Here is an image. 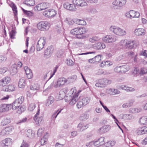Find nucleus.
Listing matches in <instances>:
<instances>
[{"mask_svg":"<svg viewBox=\"0 0 147 147\" xmlns=\"http://www.w3.org/2000/svg\"><path fill=\"white\" fill-rule=\"evenodd\" d=\"M119 44L120 46L129 49L136 47L138 44L137 42L126 39L121 40Z\"/></svg>","mask_w":147,"mask_h":147,"instance_id":"nucleus-1","label":"nucleus"},{"mask_svg":"<svg viewBox=\"0 0 147 147\" xmlns=\"http://www.w3.org/2000/svg\"><path fill=\"white\" fill-rule=\"evenodd\" d=\"M86 32L85 28H77L71 30L70 33L73 35H76L77 38L82 39L85 37L84 34Z\"/></svg>","mask_w":147,"mask_h":147,"instance_id":"nucleus-2","label":"nucleus"},{"mask_svg":"<svg viewBox=\"0 0 147 147\" xmlns=\"http://www.w3.org/2000/svg\"><path fill=\"white\" fill-rule=\"evenodd\" d=\"M109 30L111 32L118 36H124L126 34V32L124 30L115 26H111Z\"/></svg>","mask_w":147,"mask_h":147,"instance_id":"nucleus-3","label":"nucleus"},{"mask_svg":"<svg viewBox=\"0 0 147 147\" xmlns=\"http://www.w3.org/2000/svg\"><path fill=\"white\" fill-rule=\"evenodd\" d=\"M24 100V98L22 96L16 99L12 104L9 105L10 109L11 108L12 109L16 110L19 107Z\"/></svg>","mask_w":147,"mask_h":147,"instance_id":"nucleus-4","label":"nucleus"},{"mask_svg":"<svg viewBox=\"0 0 147 147\" xmlns=\"http://www.w3.org/2000/svg\"><path fill=\"white\" fill-rule=\"evenodd\" d=\"M112 82L111 80L107 79H100L98 80V82L96 84L95 86L98 87H105L107 85L111 84Z\"/></svg>","mask_w":147,"mask_h":147,"instance_id":"nucleus-5","label":"nucleus"},{"mask_svg":"<svg viewBox=\"0 0 147 147\" xmlns=\"http://www.w3.org/2000/svg\"><path fill=\"white\" fill-rule=\"evenodd\" d=\"M50 26V24L47 21H41L37 24V28L42 31H45L48 30Z\"/></svg>","mask_w":147,"mask_h":147,"instance_id":"nucleus-6","label":"nucleus"},{"mask_svg":"<svg viewBox=\"0 0 147 147\" xmlns=\"http://www.w3.org/2000/svg\"><path fill=\"white\" fill-rule=\"evenodd\" d=\"M117 40V37L114 35H107L102 38V41L107 43L115 42Z\"/></svg>","mask_w":147,"mask_h":147,"instance_id":"nucleus-7","label":"nucleus"},{"mask_svg":"<svg viewBox=\"0 0 147 147\" xmlns=\"http://www.w3.org/2000/svg\"><path fill=\"white\" fill-rule=\"evenodd\" d=\"M46 43V39L43 37L40 38L38 40L36 46V49L38 51L43 49Z\"/></svg>","mask_w":147,"mask_h":147,"instance_id":"nucleus-8","label":"nucleus"},{"mask_svg":"<svg viewBox=\"0 0 147 147\" xmlns=\"http://www.w3.org/2000/svg\"><path fill=\"white\" fill-rule=\"evenodd\" d=\"M67 81V80L65 78L63 77L60 78L56 82H55L54 87L55 88L61 87L64 85Z\"/></svg>","mask_w":147,"mask_h":147,"instance_id":"nucleus-9","label":"nucleus"},{"mask_svg":"<svg viewBox=\"0 0 147 147\" xmlns=\"http://www.w3.org/2000/svg\"><path fill=\"white\" fill-rule=\"evenodd\" d=\"M125 16L127 18L131 19L134 18L139 17L140 14L138 12L131 10L126 13Z\"/></svg>","mask_w":147,"mask_h":147,"instance_id":"nucleus-10","label":"nucleus"},{"mask_svg":"<svg viewBox=\"0 0 147 147\" xmlns=\"http://www.w3.org/2000/svg\"><path fill=\"white\" fill-rule=\"evenodd\" d=\"M56 14L55 11L53 9H50L47 10L43 13V15L46 17L51 18L54 16Z\"/></svg>","mask_w":147,"mask_h":147,"instance_id":"nucleus-11","label":"nucleus"},{"mask_svg":"<svg viewBox=\"0 0 147 147\" xmlns=\"http://www.w3.org/2000/svg\"><path fill=\"white\" fill-rule=\"evenodd\" d=\"M127 2V0H115L113 3V4L119 7H122L124 6Z\"/></svg>","mask_w":147,"mask_h":147,"instance_id":"nucleus-12","label":"nucleus"},{"mask_svg":"<svg viewBox=\"0 0 147 147\" xmlns=\"http://www.w3.org/2000/svg\"><path fill=\"white\" fill-rule=\"evenodd\" d=\"M93 47L94 49L97 50H101L105 49L106 47L105 44L100 42L95 43L93 45Z\"/></svg>","mask_w":147,"mask_h":147,"instance_id":"nucleus-13","label":"nucleus"},{"mask_svg":"<svg viewBox=\"0 0 147 147\" xmlns=\"http://www.w3.org/2000/svg\"><path fill=\"white\" fill-rule=\"evenodd\" d=\"M72 2L74 5L78 6L83 7L87 5L86 2L83 0H73Z\"/></svg>","mask_w":147,"mask_h":147,"instance_id":"nucleus-14","label":"nucleus"},{"mask_svg":"<svg viewBox=\"0 0 147 147\" xmlns=\"http://www.w3.org/2000/svg\"><path fill=\"white\" fill-rule=\"evenodd\" d=\"M39 111L40 109H38V111L34 117V120L35 121V123L36 124L38 125H40L42 123L43 121L42 117H38V116L39 114Z\"/></svg>","mask_w":147,"mask_h":147,"instance_id":"nucleus-15","label":"nucleus"},{"mask_svg":"<svg viewBox=\"0 0 147 147\" xmlns=\"http://www.w3.org/2000/svg\"><path fill=\"white\" fill-rule=\"evenodd\" d=\"M10 78L8 77H6L0 80V86H4L8 84L10 81Z\"/></svg>","mask_w":147,"mask_h":147,"instance_id":"nucleus-16","label":"nucleus"},{"mask_svg":"<svg viewBox=\"0 0 147 147\" xmlns=\"http://www.w3.org/2000/svg\"><path fill=\"white\" fill-rule=\"evenodd\" d=\"M111 129V127L109 125H104L99 129V132L101 134L104 133L109 131Z\"/></svg>","mask_w":147,"mask_h":147,"instance_id":"nucleus-17","label":"nucleus"},{"mask_svg":"<svg viewBox=\"0 0 147 147\" xmlns=\"http://www.w3.org/2000/svg\"><path fill=\"white\" fill-rule=\"evenodd\" d=\"M89 126L88 124L81 122L78 124V128L80 131H82L87 129L88 127Z\"/></svg>","mask_w":147,"mask_h":147,"instance_id":"nucleus-18","label":"nucleus"},{"mask_svg":"<svg viewBox=\"0 0 147 147\" xmlns=\"http://www.w3.org/2000/svg\"><path fill=\"white\" fill-rule=\"evenodd\" d=\"M79 92L77 93L75 95H74L72 96L69 102V104L71 105H73L75 104L76 102L78 100L79 98L78 96L79 95Z\"/></svg>","mask_w":147,"mask_h":147,"instance_id":"nucleus-19","label":"nucleus"},{"mask_svg":"<svg viewBox=\"0 0 147 147\" xmlns=\"http://www.w3.org/2000/svg\"><path fill=\"white\" fill-rule=\"evenodd\" d=\"M53 50V48L52 46L48 47L45 51V55H46L48 57L50 56L52 53Z\"/></svg>","mask_w":147,"mask_h":147,"instance_id":"nucleus-20","label":"nucleus"},{"mask_svg":"<svg viewBox=\"0 0 147 147\" xmlns=\"http://www.w3.org/2000/svg\"><path fill=\"white\" fill-rule=\"evenodd\" d=\"M9 105L3 104L0 106V112H5L10 109Z\"/></svg>","mask_w":147,"mask_h":147,"instance_id":"nucleus-21","label":"nucleus"},{"mask_svg":"<svg viewBox=\"0 0 147 147\" xmlns=\"http://www.w3.org/2000/svg\"><path fill=\"white\" fill-rule=\"evenodd\" d=\"M144 30L142 28H139L136 29L134 32L137 36L144 35L145 34Z\"/></svg>","mask_w":147,"mask_h":147,"instance_id":"nucleus-22","label":"nucleus"},{"mask_svg":"<svg viewBox=\"0 0 147 147\" xmlns=\"http://www.w3.org/2000/svg\"><path fill=\"white\" fill-rule=\"evenodd\" d=\"M47 8L46 3H43L37 5L36 6V8L38 11H40L46 9Z\"/></svg>","mask_w":147,"mask_h":147,"instance_id":"nucleus-23","label":"nucleus"},{"mask_svg":"<svg viewBox=\"0 0 147 147\" xmlns=\"http://www.w3.org/2000/svg\"><path fill=\"white\" fill-rule=\"evenodd\" d=\"M25 73L27 76V77L28 79H30L32 78V74L31 72V70L27 67H24Z\"/></svg>","mask_w":147,"mask_h":147,"instance_id":"nucleus-24","label":"nucleus"},{"mask_svg":"<svg viewBox=\"0 0 147 147\" xmlns=\"http://www.w3.org/2000/svg\"><path fill=\"white\" fill-rule=\"evenodd\" d=\"M74 22L76 24L82 26H84L86 24L85 21L83 19H74Z\"/></svg>","mask_w":147,"mask_h":147,"instance_id":"nucleus-25","label":"nucleus"},{"mask_svg":"<svg viewBox=\"0 0 147 147\" xmlns=\"http://www.w3.org/2000/svg\"><path fill=\"white\" fill-rule=\"evenodd\" d=\"M15 87L13 85H9L6 88H3V90L5 92H12L15 90Z\"/></svg>","mask_w":147,"mask_h":147,"instance_id":"nucleus-26","label":"nucleus"},{"mask_svg":"<svg viewBox=\"0 0 147 147\" xmlns=\"http://www.w3.org/2000/svg\"><path fill=\"white\" fill-rule=\"evenodd\" d=\"M26 85L25 80L24 78H22L20 79L19 82L18 86L19 88H23Z\"/></svg>","mask_w":147,"mask_h":147,"instance_id":"nucleus-27","label":"nucleus"},{"mask_svg":"<svg viewBox=\"0 0 147 147\" xmlns=\"http://www.w3.org/2000/svg\"><path fill=\"white\" fill-rule=\"evenodd\" d=\"M122 118L125 120H131L134 119V117L131 114H124L123 115Z\"/></svg>","mask_w":147,"mask_h":147,"instance_id":"nucleus-28","label":"nucleus"},{"mask_svg":"<svg viewBox=\"0 0 147 147\" xmlns=\"http://www.w3.org/2000/svg\"><path fill=\"white\" fill-rule=\"evenodd\" d=\"M115 144V142L114 141H109L104 144L103 147H111L113 146Z\"/></svg>","mask_w":147,"mask_h":147,"instance_id":"nucleus-29","label":"nucleus"},{"mask_svg":"<svg viewBox=\"0 0 147 147\" xmlns=\"http://www.w3.org/2000/svg\"><path fill=\"white\" fill-rule=\"evenodd\" d=\"M27 136L30 138H32L34 136L35 134L34 132L31 129H29L26 132Z\"/></svg>","mask_w":147,"mask_h":147,"instance_id":"nucleus-30","label":"nucleus"},{"mask_svg":"<svg viewBox=\"0 0 147 147\" xmlns=\"http://www.w3.org/2000/svg\"><path fill=\"white\" fill-rule=\"evenodd\" d=\"M10 71L12 75L16 74L17 72V66L16 64H14L11 65L10 69Z\"/></svg>","mask_w":147,"mask_h":147,"instance_id":"nucleus-31","label":"nucleus"},{"mask_svg":"<svg viewBox=\"0 0 147 147\" xmlns=\"http://www.w3.org/2000/svg\"><path fill=\"white\" fill-rule=\"evenodd\" d=\"M100 39V38L98 36H94L90 37L89 39V42L92 43H94L95 42L98 41Z\"/></svg>","mask_w":147,"mask_h":147,"instance_id":"nucleus-32","label":"nucleus"},{"mask_svg":"<svg viewBox=\"0 0 147 147\" xmlns=\"http://www.w3.org/2000/svg\"><path fill=\"white\" fill-rule=\"evenodd\" d=\"M54 101V99L53 97L50 96H49L47 100V102L45 103V105L46 106H49L51 104L53 103Z\"/></svg>","mask_w":147,"mask_h":147,"instance_id":"nucleus-33","label":"nucleus"},{"mask_svg":"<svg viewBox=\"0 0 147 147\" xmlns=\"http://www.w3.org/2000/svg\"><path fill=\"white\" fill-rule=\"evenodd\" d=\"M11 140L10 138H7L3 141L2 143L3 146H8L11 144Z\"/></svg>","mask_w":147,"mask_h":147,"instance_id":"nucleus-34","label":"nucleus"},{"mask_svg":"<svg viewBox=\"0 0 147 147\" xmlns=\"http://www.w3.org/2000/svg\"><path fill=\"white\" fill-rule=\"evenodd\" d=\"M11 122V119L9 118L4 119L1 122V125L3 126L6 125Z\"/></svg>","mask_w":147,"mask_h":147,"instance_id":"nucleus-35","label":"nucleus"},{"mask_svg":"<svg viewBox=\"0 0 147 147\" xmlns=\"http://www.w3.org/2000/svg\"><path fill=\"white\" fill-rule=\"evenodd\" d=\"M121 72L125 73L129 70L130 68L129 65H127L121 66Z\"/></svg>","mask_w":147,"mask_h":147,"instance_id":"nucleus-36","label":"nucleus"},{"mask_svg":"<svg viewBox=\"0 0 147 147\" xmlns=\"http://www.w3.org/2000/svg\"><path fill=\"white\" fill-rule=\"evenodd\" d=\"M107 90L109 91V93H111L112 94H118L120 93V91L117 89L110 88Z\"/></svg>","mask_w":147,"mask_h":147,"instance_id":"nucleus-37","label":"nucleus"},{"mask_svg":"<svg viewBox=\"0 0 147 147\" xmlns=\"http://www.w3.org/2000/svg\"><path fill=\"white\" fill-rule=\"evenodd\" d=\"M136 134L138 135H142L145 134L143 127H139L136 131Z\"/></svg>","mask_w":147,"mask_h":147,"instance_id":"nucleus-38","label":"nucleus"},{"mask_svg":"<svg viewBox=\"0 0 147 147\" xmlns=\"http://www.w3.org/2000/svg\"><path fill=\"white\" fill-rule=\"evenodd\" d=\"M142 110V109L140 108H131L130 109L129 111L132 113H139Z\"/></svg>","mask_w":147,"mask_h":147,"instance_id":"nucleus-39","label":"nucleus"},{"mask_svg":"<svg viewBox=\"0 0 147 147\" xmlns=\"http://www.w3.org/2000/svg\"><path fill=\"white\" fill-rule=\"evenodd\" d=\"M11 7L12 8V9L13 11V13L15 16H16L17 14L18 11L17 9V7L14 3H12L11 5Z\"/></svg>","mask_w":147,"mask_h":147,"instance_id":"nucleus-40","label":"nucleus"},{"mask_svg":"<svg viewBox=\"0 0 147 147\" xmlns=\"http://www.w3.org/2000/svg\"><path fill=\"white\" fill-rule=\"evenodd\" d=\"M139 122L143 125L147 124V120L146 116L141 117L139 120Z\"/></svg>","mask_w":147,"mask_h":147,"instance_id":"nucleus-41","label":"nucleus"},{"mask_svg":"<svg viewBox=\"0 0 147 147\" xmlns=\"http://www.w3.org/2000/svg\"><path fill=\"white\" fill-rule=\"evenodd\" d=\"M83 102L84 105H86L88 104L91 100V98L90 97H87L86 98H83L81 99Z\"/></svg>","mask_w":147,"mask_h":147,"instance_id":"nucleus-42","label":"nucleus"},{"mask_svg":"<svg viewBox=\"0 0 147 147\" xmlns=\"http://www.w3.org/2000/svg\"><path fill=\"white\" fill-rule=\"evenodd\" d=\"M21 9L23 11L24 13L26 15L30 17L33 16V13L32 12L25 10L22 7H21Z\"/></svg>","mask_w":147,"mask_h":147,"instance_id":"nucleus-43","label":"nucleus"},{"mask_svg":"<svg viewBox=\"0 0 147 147\" xmlns=\"http://www.w3.org/2000/svg\"><path fill=\"white\" fill-rule=\"evenodd\" d=\"M48 136V134L46 133V135H45L42 138L40 141V143L42 145H43L45 144V142L47 140V136Z\"/></svg>","mask_w":147,"mask_h":147,"instance_id":"nucleus-44","label":"nucleus"},{"mask_svg":"<svg viewBox=\"0 0 147 147\" xmlns=\"http://www.w3.org/2000/svg\"><path fill=\"white\" fill-rule=\"evenodd\" d=\"M17 109L18 110L17 111V113L19 114H21L26 109L25 107L20 106L19 108H17Z\"/></svg>","mask_w":147,"mask_h":147,"instance_id":"nucleus-45","label":"nucleus"},{"mask_svg":"<svg viewBox=\"0 0 147 147\" xmlns=\"http://www.w3.org/2000/svg\"><path fill=\"white\" fill-rule=\"evenodd\" d=\"M39 89V85L38 84H34L30 86V89L32 90H38Z\"/></svg>","mask_w":147,"mask_h":147,"instance_id":"nucleus-46","label":"nucleus"},{"mask_svg":"<svg viewBox=\"0 0 147 147\" xmlns=\"http://www.w3.org/2000/svg\"><path fill=\"white\" fill-rule=\"evenodd\" d=\"M25 4L28 5L32 6L34 5L35 1L34 0H26Z\"/></svg>","mask_w":147,"mask_h":147,"instance_id":"nucleus-47","label":"nucleus"},{"mask_svg":"<svg viewBox=\"0 0 147 147\" xmlns=\"http://www.w3.org/2000/svg\"><path fill=\"white\" fill-rule=\"evenodd\" d=\"M28 121V119L27 117H24L22 118L21 119L18 121L17 123L19 124L27 122Z\"/></svg>","mask_w":147,"mask_h":147,"instance_id":"nucleus-48","label":"nucleus"},{"mask_svg":"<svg viewBox=\"0 0 147 147\" xmlns=\"http://www.w3.org/2000/svg\"><path fill=\"white\" fill-rule=\"evenodd\" d=\"M76 105L78 109L80 108L85 106L82 100L78 101Z\"/></svg>","mask_w":147,"mask_h":147,"instance_id":"nucleus-49","label":"nucleus"},{"mask_svg":"<svg viewBox=\"0 0 147 147\" xmlns=\"http://www.w3.org/2000/svg\"><path fill=\"white\" fill-rule=\"evenodd\" d=\"M5 129L7 131V133L8 134L10 132H11L13 129H14V127L12 126H10L9 127H5Z\"/></svg>","mask_w":147,"mask_h":147,"instance_id":"nucleus-50","label":"nucleus"},{"mask_svg":"<svg viewBox=\"0 0 147 147\" xmlns=\"http://www.w3.org/2000/svg\"><path fill=\"white\" fill-rule=\"evenodd\" d=\"M147 73V70L144 67L141 68L140 70L139 74L140 75H143Z\"/></svg>","mask_w":147,"mask_h":147,"instance_id":"nucleus-51","label":"nucleus"},{"mask_svg":"<svg viewBox=\"0 0 147 147\" xmlns=\"http://www.w3.org/2000/svg\"><path fill=\"white\" fill-rule=\"evenodd\" d=\"M101 57L102 55H98L95 57L94 58L96 63H98L101 60Z\"/></svg>","mask_w":147,"mask_h":147,"instance_id":"nucleus-52","label":"nucleus"},{"mask_svg":"<svg viewBox=\"0 0 147 147\" xmlns=\"http://www.w3.org/2000/svg\"><path fill=\"white\" fill-rule=\"evenodd\" d=\"M36 107L34 103L31 104L28 108V110L30 111H32L35 109Z\"/></svg>","mask_w":147,"mask_h":147,"instance_id":"nucleus-53","label":"nucleus"},{"mask_svg":"<svg viewBox=\"0 0 147 147\" xmlns=\"http://www.w3.org/2000/svg\"><path fill=\"white\" fill-rule=\"evenodd\" d=\"M62 110V109H61L59 111L58 110L55 112L52 116V118H54V119H55L57 117V116L58 115V114L61 112Z\"/></svg>","mask_w":147,"mask_h":147,"instance_id":"nucleus-54","label":"nucleus"},{"mask_svg":"<svg viewBox=\"0 0 147 147\" xmlns=\"http://www.w3.org/2000/svg\"><path fill=\"white\" fill-rule=\"evenodd\" d=\"M76 9V6L73 4H69V9L70 11H75Z\"/></svg>","mask_w":147,"mask_h":147,"instance_id":"nucleus-55","label":"nucleus"},{"mask_svg":"<svg viewBox=\"0 0 147 147\" xmlns=\"http://www.w3.org/2000/svg\"><path fill=\"white\" fill-rule=\"evenodd\" d=\"M59 67V66L57 65L55 66V67H54V69L53 71V73H52L51 74V76L49 78V79L51 78L54 75L55 73L56 72L57 69Z\"/></svg>","mask_w":147,"mask_h":147,"instance_id":"nucleus-56","label":"nucleus"},{"mask_svg":"<svg viewBox=\"0 0 147 147\" xmlns=\"http://www.w3.org/2000/svg\"><path fill=\"white\" fill-rule=\"evenodd\" d=\"M8 134L5 128L3 129L0 132V135L1 136H4Z\"/></svg>","mask_w":147,"mask_h":147,"instance_id":"nucleus-57","label":"nucleus"},{"mask_svg":"<svg viewBox=\"0 0 147 147\" xmlns=\"http://www.w3.org/2000/svg\"><path fill=\"white\" fill-rule=\"evenodd\" d=\"M43 130L42 128H39L37 132L38 136V137H41L42 136L43 133Z\"/></svg>","mask_w":147,"mask_h":147,"instance_id":"nucleus-58","label":"nucleus"},{"mask_svg":"<svg viewBox=\"0 0 147 147\" xmlns=\"http://www.w3.org/2000/svg\"><path fill=\"white\" fill-rule=\"evenodd\" d=\"M15 31L14 30H12L10 32L9 36L11 38L13 39L14 38V36L15 35Z\"/></svg>","mask_w":147,"mask_h":147,"instance_id":"nucleus-59","label":"nucleus"},{"mask_svg":"<svg viewBox=\"0 0 147 147\" xmlns=\"http://www.w3.org/2000/svg\"><path fill=\"white\" fill-rule=\"evenodd\" d=\"M99 142L98 140L97 141H95L94 142H91L90 143V144H93L94 145L98 147L101 146V145H100V143H99Z\"/></svg>","mask_w":147,"mask_h":147,"instance_id":"nucleus-60","label":"nucleus"},{"mask_svg":"<svg viewBox=\"0 0 147 147\" xmlns=\"http://www.w3.org/2000/svg\"><path fill=\"white\" fill-rule=\"evenodd\" d=\"M76 90L75 88L71 89L70 91V94H71V95L72 96L74 95H75L77 92L76 93Z\"/></svg>","mask_w":147,"mask_h":147,"instance_id":"nucleus-61","label":"nucleus"},{"mask_svg":"<svg viewBox=\"0 0 147 147\" xmlns=\"http://www.w3.org/2000/svg\"><path fill=\"white\" fill-rule=\"evenodd\" d=\"M104 140L105 138L104 137H101L98 140L99 143H100V145H104Z\"/></svg>","mask_w":147,"mask_h":147,"instance_id":"nucleus-62","label":"nucleus"},{"mask_svg":"<svg viewBox=\"0 0 147 147\" xmlns=\"http://www.w3.org/2000/svg\"><path fill=\"white\" fill-rule=\"evenodd\" d=\"M125 90L128 92H132L135 91V89L134 88L129 87L127 86V87L125 89Z\"/></svg>","mask_w":147,"mask_h":147,"instance_id":"nucleus-63","label":"nucleus"},{"mask_svg":"<svg viewBox=\"0 0 147 147\" xmlns=\"http://www.w3.org/2000/svg\"><path fill=\"white\" fill-rule=\"evenodd\" d=\"M88 12L90 13L95 14L97 13V10L94 8H91L89 10Z\"/></svg>","mask_w":147,"mask_h":147,"instance_id":"nucleus-64","label":"nucleus"}]
</instances>
